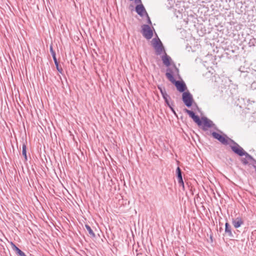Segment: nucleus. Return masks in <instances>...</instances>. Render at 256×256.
Segmentation results:
<instances>
[{
  "instance_id": "nucleus-1",
  "label": "nucleus",
  "mask_w": 256,
  "mask_h": 256,
  "mask_svg": "<svg viewBox=\"0 0 256 256\" xmlns=\"http://www.w3.org/2000/svg\"><path fill=\"white\" fill-rule=\"evenodd\" d=\"M184 110L199 126H202V128L204 131L207 130L208 128H214L215 126V124L212 121L206 117L203 116L200 119V117L196 115L193 111L186 108H185Z\"/></svg>"
},
{
  "instance_id": "nucleus-2",
  "label": "nucleus",
  "mask_w": 256,
  "mask_h": 256,
  "mask_svg": "<svg viewBox=\"0 0 256 256\" xmlns=\"http://www.w3.org/2000/svg\"><path fill=\"white\" fill-rule=\"evenodd\" d=\"M232 150L240 156H245V158H242L240 160L244 165H247L248 164V160H254L252 156L244 151L238 144L236 146H232Z\"/></svg>"
},
{
  "instance_id": "nucleus-3",
  "label": "nucleus",
  "mask_w": 256,
  "mask_h": 256,
  "mask_svg": "<svg viewBox=\"0 0 256 256\" xmlns=\"http://www.w3.org/2000/svg\"><path fill=\"white\" fill-rule=\"evenodd\" d=\"M212 136L222 144L224 145H230V146L232 148V146H236L238 145V143L234 142L233 140L228 137L226 135L222 136L216 132H212Z\"/></svg>"
},
{
  "instance_id": "nucleus-4",
  "label": "nucleus",
  "mask_w": 256,
  "mask_h": 256,
  "mask_svg": "<svg viewBox=\"0 0 256 256\" xmlns=\"http://www.w3.org/2000/svg\"><path fill=\"white\" fill-rule=\"evenodd\" d=\"M166 78L172 84H174L178 90L180 92H184L186 89V84L183 81L176 80L174 76H172L170 74H167Z\"/></svg>"
},
{
  "instance_id": "nucleus-5",
  "label": "nucleus",
  "mask_w": 256,
  "mask_h": 256,
  "mask_svg": "<svg viewBox=\"0 0 256 256\" xmlns=\"http://www.w3.org/2000/svg\"><path fill=\"white\" fill-rule=\"evenodd\" d=\"M156 36H158V35H156ZM152 44L155 50L156 54V55H160L162 54L163 51H164V46L160 39L158 37L156 38H154L152 40Z\"/></svg>"
},
{
  "instance_id": "nucleus-6",
  "label": "nucleus",
  "mask_w": 256,
  "mask_h": 256,
  "mask_svg": "<svg viewBox=\"0 0 256 256\" xmlns=\"http://www.w3.org/2000/svg\"><path fill=\"white\" fill-rule=\"evenodd\" d=\"M182 100L187 107L189 108L192 106L193 98L192 95L188 92H184L182 94Z\"/></svg>"
},
{
  "instance_id": "nucleus-7",
  "label": "nucleus",
  "mask_w": 256,
  "mask_h": 256,
  "mask_svg": "<svg viewBox=\"0 0 256 256\" xmlns=\"http://www.w3.org/2000/svg\"><path fill=\"white\" fill-rule=\"evenodd\" d=\"M142 34L147 40H150L152 37L153 32L150 26L148 24L142 26Z\"/></svg>"
},
{
  "instance_id": "nucleus-8",
  "label": "nucleus",
  "mask_w": 256,
  "mask_h": 256,
  "mask_svg": "<svg viewBox=\"0 0 256 256\" xmlns=\"http://www.w3.org/2000/svg\"><path fill=\"white\" fill-rule=\"evenodd\" d=\"M176 174L179 186H182L183 190H184V185L182 176V172L180 168L178 166L176 169Z\"/></svg>"
},
{
  "instance_id": "nucleus-9",
  "label": "nucleus",
  "mask_w": 256,
  "mask_h": 256,
  "mask_svg": "<svg viewBox=\"0 0 256 256\" xmlns=\"http://www.w3.org/2000/svg\"><path fill=\"white\" fill-rule=\"evenodd\" d=\"M136 11L140 16H143L144 14H146V12L142 4L137 5L136 7Z\"/></svg>"
},
{
  "instance_id": "nucleus-10",
  "label": "nucleus",
  "mask_w": 256,
  "mask_h": 256,
  "mask_svg": "<svg viewBox=\"0 0 256 256\" xmlns=\"http://www.w3.org/2000/svg\"><path fill=\"white\" fill-rule=\"evenodd\" d=\"M232 224L235 228H238L244 224V221L240 217H238L236 218H233L232 220Z\"/></svg>"
},
{
  "instance_id": "nucleus-11",
  "label": "nucleus",
  "mask_w": 256,
  "mask_h": 256,
  "mask_svg": "<svg viewBox=\"0 0 256 256\" xmlns=\"http://www.w3.org/2000/svg\"><path fill=\"white\" fill-rule=\"evenodd\" d=\"M10 244L12 246V249L16 252V254L18 256H26L24 252L18 248L14 243L11 242Z\"/></svg>"
},
{
  "instance_id": "nucleus-12",
  "label": "nucleus",
  "mask_w": 256,
  "mask_h": 256,
  "mask_svg": "<svg viewBox=\"0 0 256 256\" xmlns=\"http://www.w3.org/2000/svg\"><path fill=\"white\" fill-rule=\"evenodd\" d=\"M225 233L230 237L234 238L231 226L228 222H226L225 224Z\"/></svg>"
},
{
  "instance_id": "nucleus-13",
  "label": "nucleus",
  "mask_w": 256,
  "mask_h": 256,
  "mask_svg": "<svg viewBox=\"0 0 256 256\" xmlns=\"http://www.w3.org/2000/svg\"><path fill=\"white\" fill-rule=\"evenodd\" d=\"M164 52L165 54L162 56V59L163 62V64L166 66H168L170 64V58L166 54L165 51H164Z\"/></svg>"
},
{
  "instance_id": "nucleus-14",
  "label": "nucleus",
  "mask_w": 256,
  "mask_h": 256,
  "mask_svg": "<svg viewBox=\"0 0 256 256\" xmlns=\"http://www.w3.org/2000/svg\"><path fill=\"white\" fill-rule=\"evenodd\" d=\"M85 227L86 229V230L88 231V234L90 237L92 238H95L96 234L93 232L90 226L88 224H86Z\"/></svg>"
},
{
  "instance_id": "nucleus-15",
  "label": "nucleus",
  "mask_w": 256,
  "mask_h": 256,
  "mask_svg": "<svg viewBox=\"0 0 256 256\" xmlns=\"http://www.w3.org/2000/svg\"><path fill=\"white\" fill-rule=\"evenodd\" d=\"M22 154L24 157L25 160H27V156H26V145L24 144H22Z\"/></svg>"
},
{
  "instance_id": "nucleus-16",
  "label": "nucleus",
  "mask_w": 256,
  "mask_h": 256,
  "mask_svg": "<svg viewBox=\"0 0 256 256\" xmlns=\"http://www.w3.org/2000/svg\"><path fill=\"white\" fill-rule=\"evenodd\" d=\"M163 97V98L164 100V101L166 102V104L168 106L169 105H170V103L169 102V100H168V98H170V96L168 94H166V95H164V96H162Z\"/></svg>"
},
{
  "instance_id": "nucleus-17",
  "label": "nucleus",
  "mask_w": 256,
  "mask_h": 256,
  "mask_svg": "<svg viewBox=\"0 0 256 256\" xmlns=\"http://www.w3.org/2000/svg\"><path fill=\"white\" fill-rule=\"evenodd\" d=\"M158 88L160 90L162 96H164V95H166V94H167L166 90L164 88H162L160 86H158Z\"/></svg>"
},
{
  "instance_id": "nucleus-18",
  "label": "nucleus",
  "mask_w": 256,
  "mask_h": 256,
  "mask_svg": "<svg viewBox=\"0 0 256 256\" xmlns=\"http://www.w3.org/2000/svg\"><path fill=\"white\" fill-rule=\"evenodd\" d=\"M249 44L250 46H255L256 45V38H252L250 40Z\"/></svg>"
},
{
  "instance_id": "nucleus-19",
  "label": "nucleus",
  "mask_w": 256,
  "mask_h": 256,
  "mask_svg": "<svg viewBox=\"0 0 256 256\" xmlns=\"http://www.w3.org/2000/svg\"><path fill=\"white\" fill-rule=\"evenodd\" d=\"M174 72L172 71V70L171 68H168L166 70V76L167 74H170L172 76H173Z\"/></svg>"
},
{
  "instance_id": "nucleus-20",
  "label": "nucleus",
  "mask_w": 256,
  "mask_h": 256,
  "mask_svg": "<svg viewBox=\"0 0 256 256\" xmlns=\"http://www.w3.org/2000/svg\"><path fill=\"white\" fill-rule=\"evenodd\" d=\"M56 66V70H58V71L60 73L62 74V72H63V70H62V68L61 67H60L59 66V64H58V65Z\"/></svg>"
},
{
  "instance_id": "nucleus-21",
  "label": "nucleus",
  "mask_w": 256,
  "mask_h": 256,
  "mask_svg": "<svg viewBox=\"0 0 256 256\" xmlns=\"http://www.w3.org/2000/svg\"><path fill=\"white\" fill-rule=\"evenodd\" d=\"M145 15L146 16L148 23L150 24H152V22L150 20V18L149 17L147 12H146Z\"/></svg>"
},
{
  "instance_id": "nucleus-22",
  "label": "nucleus",
  "mask_w": 256,
  "mask_h": 256,
  "mask_svg": "<svg viewBox=\"0 0 256 256\" xmlns=\"http://www.w3.org/2000/svg\"><path fill=\"white\" fill-rule=\"evenodd\" d=\"M50 53H51V54L52 55V56H56V52L54 50L52 46H50Z\"/></svg>"
},
{
  "instance_id": "nucleus-23",
  "label": "nucleus",
  "mask_w": 256,
  "mask_h": 256,
  "mask_svg": "<svg viewBox=\"0 0 256 256\" xmlns=\"http://www.w3.org/2000/svg\"><path fill=\"white\" fill-rule=\"evenodd\" d=\"M168 107L170 108V110H172V112L174 114V115L176 116V114L174 110V108H172V104H170L168 106Z\"/></svg>"
},
{
  "instance_id": "nucleus-24",
  "label": "nucleus",
  "mask_w": 256,
  "mask_h": 256,
  "mask_svg": "<svg viewBox=\"0 0 256 256\" xmlns=\"http://www.w3.org/2000/svg\"><path fill=\"white\" fill-rule=\"evenodd\" d=\"M174 68L176 72H178V69L176 67V66H174Z\"/></svg>"
},
{
  "instance_id": "nucleus-25",
  "label": "nucleus",
  "mask_w": 256,
  "mask_h": 256,
  "mask_svg": "<svg viewBox=\"0 0 256 256\" xmlns=\"http://www.w3.org/2000/svg\"><path fill=\"white\" fill-rule=\"evenodd\" d=\"M52 58H53V60H54V61H56V60H57V59H56V56H52Z\"/></svg>"
},
{
  "instance_id": "nucleus-26",
  "label": "nucleus",
  "mask_w": 256,
  "mask_h": 256,
  "mask_svg": "<svg viewBox=\"0 0 256 256\" xmlns=\"http://www.w3.org/2000/svg\"><path fill=\"white\" fill-rule=\"evenodd\" d=\"M54 64H55L56 66L58 64V60L54 61Z\"/></svg>"
},
{
  "instance_id": "nucleus-27",
  "label": "nucleus",
  "mask_w": 256,
  "mask_h": 256,
  "mask_svg": "<svg viewBox=\"0 0 256 256\" xmlns=\"http://www.w3.org/2000/svg\"><path fill=\"white\" fill-rule=\"evenodd\" d=\"M254 168H255V170H256V166H254Z\"/></svg>"
}]
</instances>
